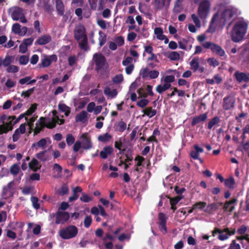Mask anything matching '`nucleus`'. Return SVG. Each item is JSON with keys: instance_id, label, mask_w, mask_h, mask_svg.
<instances>
[{"instance_id": "nucleus-10", "label": "nucleus", "mask_w": 249, "mask_h": 249, "mask_svg": "<svg viewBox=\"0 0 249 249\" xmlns=\"http://www.w3.org/2000/svg\"><path fill=\"white\" fill-rule=\"evenodd\" d=\"M14 185V181H12L9 182L6 186H4L3 187L2 196L5 199H7L13 196V190Z\"/></svg>"}, {"instance_id": "nucleus-1", "label": "nucleus", "mask_w": 249, "mask_h": 249, "mask_svg": "<svg viewBox=\"0 0 249 249\" xmlns=\"http://www.w3.org/2000/svg\"><path fill=\"white\" fill-rule=\"evenodd\" d=\"M234 13L230 9L225 10L219 17L218 13H216L213 16L209 28L207 32L208 33H213L217 25L223 26L226 22L230 21V25L231 24V18L234 15Z\"/></svg>"}, {"instance_id": "nucleus-16", "label": "nucleus", "mask_w": 249, "mask_h": 249, "mask_svg": "<svg viewBox=\"0 0 249 249\" xmlns=\"http://www.w3.org/2000/svg\"><path fill=\"white\" fill-rule=\"evenodd\" d=\"M81 138L83 139V141L81 143V144H82V148L86 150L91 148L92 145L90 138L88 137L86 134H82Z\"/></svg>"}, {"instance_id": "nucleus-17", "label": "nucleus", "mask_w": 249, "mask_h": 249, "mask_svg": "<svg viewBox=\"0 0 249 249\" xmlns=\"http://www.w3.org/2000/svg\"><path fill=\"white\" fill-rule=\"evenodd\" d=\"M22 15V9L19 7H15L11 12V17L15 21L18 20Z\"/></svg>"}, {"instance_id": "nucleus-61", "label": "nucleus", "mask_w": 249, "mask_h": 249, "mask_svg": "<svg viewBox=\"0 0 249 249\" xmlns=\"http://www.w3.org/2000/svg\"><path fill=\"white\" fill-rule=\"evenodd\" d=\"M148 74L151 79H155L159 76V72L156 70H152L149 71Z\"/></svg>"}, {"instance_id": "nucleus-58", "label": "nucleus", "mask_w": 249, "mask_h": 249, "mask_svg": "<svg viewBox=\"0 0 249 249\" xmlns=\"http://www.w3.org/2000/svg\"><path fill=\"white\" fill-rule=\"evenodd\" d=\"M29 61V57L26 55H21L19 58V62L21 65H26Z\"/></svg>"}, {"instance_id": "nucleus-60", "label": "nucleus", "mask_w": 249, "mask_h": 249, "mask_svg": "<svg viewBox=\"0 0 249 249\" xmlns=\"http://www.w3.org/2000/svg\"><path fill=\"white\" fill-rule=\"evenodd\" d=\"M182 198V196H177L174 197L170 198V204L176 205V204L181 200Z\"/></svg>"}, {"instance_id": "nucleus-48", "label": "nucleus", "mask_w": 249, "mask_h": 249, "mask_svg": "<svg viewBox=\"0 0 249 249\" xmlns=\"http://www.w3.org/2000/svg\"><path fill=\"white\" fill-rule=\"evenodd\" d=\"M53 169L55 170L57 172V174L56 176H54L56 178H58L61 176V174L62 172V167L57 163H55L53 165Z\"/></svg>"}, {"instance_id": "nucleus-5", "label": "nucleus", "mask_w": 249, "mask_h": 249, "mask_svg": "<svg viewBox=\"0 0 249 249\" xmlns=\"http://www.w3.org/2000/svg\"><path fill=\"white\" fill-rule=\"evenodd\" d=\"M77 228L73 225H70L60 230L59 236L64 239H69L76 236L78 233Z\"/></svg>"}, {"instance_id": "nucleus-14", "label": "nucleus", "mask_w": 249, "mask_h": 249, "mask_svg": "<svg viewBox=\"0 0 249 249\" xmlns=\"http://www.w3.org/2000/svg\"><path fill=\"white\" fill-rule=\"evenodd\" d=\"M52 40L51 36L49 35H43L38 38L35 42V45H46Z\"/></svg>"}, {"instance_id": "nucleus-13", "label": "nucleus", "mask_w": 249, "mask_h": 249, "mask_svg": "<svg viewBox=\"0 0 249 249\" xmlns=\"http://www.w3.org/2000/svg\"><path fill=\"white\" fill-rule=\"evenodd\" d=\"M234 75L236 80L239 83L243 82H247L249 81V73L237 71L234 73Z\"/></svg>"}, {"instance_id": "nucleus-56", "label": "nucleus", "mask_w": 249, "mask_h": 249, "mask_svg": "<svg viewBox=\"0 0 249 249\" xmlns=\"http://www.w3.org/2000/svg\"><path fill=\"white\" fill-rule=\"evenodd\" d=\"M114 41L117 46H122L124 44V40L123 36H119L114 39Z\"/></svg>"}, {"instance_id": "nucleus-3", "label": "nucleus", "mask_w": 249, "mask_h": 249, "mask_svg": "<svg viewBox=\"0 0 249 249\" xmlns=\"http://www.w3.org/2000/svg\"><path fill=\"white\" fill-rule=\"evenodd\" d=\"M247 24L243 21L237 22L231 32L232 40L235 42L240 41L246 33Z\"/></svg>"}, {"instance_id": "nucleus-18", "label": "nucleus", "mask_w": 249, "mask_h": 249, "mask_svg": "<svg viewBox=\"0 0 249 249\" xmlns=\"http://www.w3.org/2000/svg\"><path fill=\"white\" fill-rule=\"evenodd\" d=\"M113 152V149L111 146H107L103 148L100 153V157L103 159H106L108 155H111Z\"/></svg>"}, {"instance_id": "nucleus-62", "label": "nucleus", "mask_w": 249, "mask_h": 249, "mask_svg": "<svg viewBox=\"0 0 249 249\" xmlns=\"http://www.w3.org/2000/svg\"><path fill=\"white\" fill-rule=\"evenodd\" d=\"M80 199L84 202H89L92 200V197L88 196L87 195L83 193Z\"/></svg>"}, {"instance_id": "nucleus-32", "label": "nucleus", "mask_w": 249, "mask_h": 249, "mask_svg": "<svg viewBox=\"0 0 249 249\" xmlns=\"http://www.w3.org/2000/svg\"><path fill=\"white\" fill-rule=\"evenodd\" d=\"M45 121H46V120ZM57 123H58V121H57L55 118H53L52 120H49L47 122L45 121V127L48 128L53 129L56 126Z\"/></svg>"}, {"instance_id": "nucleus-43", "label": "nucleus", "mask_w": 249, "mask_h": 249, "mask_svg": "<svg viewBox=\"0 0 249 249\" xmlns=\"http://www.w3.org/2000/svg\"><path fill=\"white\" fill-rule=\"evenodd\" d=\"M112 80L115 84H120L124 80L123 75L122 74H117L112 78Z\"/></svg>"}, {"instance_id": "nucleus-51", "label": "nucleus", "mask_w": 249, "mask_h": 249, "mask_svg": "<svg viewBox=\"0 0 249 249\" xmlns=\"http://www.w3.org/2000/svg\"><path fill=\"white\" fill-rule=\"evenodd\" d=\"M228 249H241V248L240 245L235 240H233Z\"/></svg>"}, {"instance_id": "nucleus-63", "label": "nucleus", "mask_w": 249, "mask_h": 249, "mask_svg": "<svg viewBox=\"0 0 249 249\" xmlns=\"http://www.w3.org/2000/svg\"><path fill=\"white\" fill-rule=\"evenodd\" d=\"M202 121V115L200 114L198 117H194L192 121L191 125H195Z\"/></svg>"}, {"instance_id": "nucleus-22", "label": "nucleus", "mask_w": 249, "mask_h": 249, "mask_svg": "<svg viewBox=\"0 0 249 249\" xmlns=\"http://www.w3.org/2000/svg\"><path fill=\"white\" fill-rule=\"evenodd\" d=\"M29 168L34 172H36L41 168L38 161L35 158H33L29 163Z\"/></svg>"}, {"instance_id": "nucleus-34", "label": "nucleus", "mask_w": 249, "mask_h": 249, "mask_svg": "<svg viewBox=\"0 0 249 249\" xmlns=\"http://www.w3.org/2000/svg\"><path fill=\"white\" fill-rule=\"evenodd\" d=\"M99 45L100 47L103 46L107 41V35L102 31L99 32Z\"/></svg>"}, {"instance_id": "nucleus-44", "label": "nucleus", "mask_w": 249, "mask_h": 249, "mask_svg": "<svg viewBox=\"0 0 249 249\" xmlns=\"http://www.w3.org/2000/svg\"><path fill=\"white\" fill-rule=\"evenodd\" d=\"M219 122V118L218 117H214L208 123V128L211 129L214 125Z\"/></svg>"}, {"instance_id": "nucleus-59", "label": "nucleus", "mask_w": 249, "mask_h": 249, "mask_svg": "<svg viewBox=\"0 0 249 249\" xmlns=\"http://www.w3.org/2000/svg\"><path fill=\"white\" fill-rule=\"evenodd\" d=\"M175 81V76L173 75L166 76L164 79L165 84H171V83Z\"/></svg>"}, {"instance_id": "nucleus-29", "label": "nucleus", "mask_w": 249, "mask_h": 249, "mask_svg": "<svg viewBox=\"0 0 249 249\" xmlns=\"http://www.w3.org/2000/svg\"><path fill=\"white\" fill-rule=\"evenodd\" d=\"M211 0H203V17L208 15L210 12Z\"/></svg>"}, {"instance_id": "nucleus-30", "label": "nucleus", "mask_w": 249, "mask_h": 249, "mask_svg": "<svg viewBox=\"0 0 249 249\" xmlns=\"http://www.w3.org/2000/svg\"><path fill=\"white\" fill-rule=\"evenodd\" d=\"M144 114L147 116L149 118H152L157 113V111L155 109H153L152 107H149L145 108L142 110Z\"/></svg>"}, {"instance_id": "nucleus-8", "label": "nucleus", "mask_w": 249, "mask_h": 249, "mask_svg": "<svg viewBox=\"0 0 249 249\" xmlns=\"http://www.w3.org/2000/svg\"><path fill=\"white\" fill-rule=\"evenodd\" d=\"M203 48L211 49L213 52L220 56H223L225 54L224 51L220 46L210 42H203Z\"/></svg>"}, {"instance_id": "nucleus-35", "label": "nucleus", "mask_w": 249, "mask_h": 249, "mask_svg": "<svg viewBox=\"0 0 249 249\" xmlns=\"http://www.w3.org/2000/svg\"><path fill=\"white\" fill-rule=\"evenodd\" d=\"M58 108L60 110H61L63 112H65V115L66 116H68L70 114V108L67 106L65 104H59L58 105Z\"/></svg>"}, {"instance_id": "nucleus-7", "label": "nucleus", "mask_w": 249, "mask_h": 249, "mask_svg": "<svg viewBox=\"0 0 249 249\" xmlns=\"http://www.w3.org/2000/svg\"><path fill=\"white\" fill-rule=\"evenodd\" d=\"M194 40V38L189 36L180 38L178 41L179 48L183 50L190 51L192 48Z\"/></svg>"}, {"instance_id": "nucleus-38", "label": "nucleus", "mask_w": 249, "mask_h": 249, "mask_svg": "<svg viewBox=\"0 0 249 249\" xmlns=\"http://www.w3.org/2000/svg\"><path fill=\"white\" fill-rule=\"evenodd\" d=\"M155 1V7L157 10L162 9L165 3V0H154Z\"/></svg>"}, {"instance_id": "nucleus-53", "label": "nucleus", "mask_w": 249, "mask_h": 249, "mask_svg": "<svg viewBox=\"0 0 249 249\" xmlns=\"http://www.w3.org/2000/svg\"><path fill=\"white\" fill-rule=\"evenodd\" d=\"M159 222V224L166 223L167 218L164 213H160L158 216Z\"/></svg>"}, {"instance_id": "nucleus-33", "label": "nucleus", "mask_w": 249, "mask_h": 249, "mask_svg": "<svg viewBox=\"0 0 249 249\" xmlns=\"http://www.w3.org/2000/svg\"><path fill=\"white\" fill-rule=\"evenodd\" d=\"M112 136L108 133H106L103 135H100L98 137L99 141L102 142H107L112 139Z\"/></svg>"}, {"instance_id": "nucleus-47", "label": "nucleus", "mask_w": 249, "mask_h": 249, "mask_svg": "<svg viewBox=\"0 0 249 249\" xmlns=\"http://www.w3.org/2000/svg\"><path fill=\"white\" fill-rule=\"evenodd\" d=\"M168 58L171 60H177L179 58V54L177 52H172L169 53Z\"/></svg>"}, {"instance_id": "nucleus-40", "label": "nucleus", "mask_w": 249, "mask_h": 249, "mask_svg": "<svg viewBox=\"0 0 249 249\" xmlns=\"http://www.w3.org/2000/svg\"><path fill=\"white\" fill-rule=\"evenodd\" d=\"M202 210V202H199L193 206L192 209L189 211V213H192L194 211L197 212L199 210Z\"/></svg>"}, {"instance_id": "nucleus-27", "label": "nucleus", "mask_w": 249, "mask_h": 249, "mask_svg": "<svg viewBox=\"0 0 249 249\" xmlns=\"http://www.w3.org/2000/svg\"><path fill=\"white\" fill-rule=\"evenodd\" d=\"M114 128L117 131L123 132L126 128V124L124 121H121L114 124Z\"/></svg>"}, {"instance_id": "nucleus-24", "label": "nucleus", "mask_w": 249, "mask_h": 249, "mask_svg": "<svg viewBox=\"0 0 249 249\" xmlns=\"http://www.w3.org/2000/svg\"><path fill=\"white\" fill-rule=\"evenodd\" d=\"M88 113L86 111H82L76 115L75 121L76 122H81L85 123L87 120Z\"/></svg>"}, {"instance_id": "nucleus-11", "label": "nucleus", "mask_w": 249, "mask_h": 249, "mask_svg": "<svg viewBox=\"0 0 249 249\" xmlns=\"http://www.w3.org/2000/svg\"><path fill=\"white\" fill-rule=\"evenodd\" d=\"M202 152V148L197 145H195L194 148L190 151V156L194 160H198L200 163H202V160L199 157V153Z\"/></svg>"}, {"instance_id": "nucleus-39", "label": "nucleus", "mask_w": 249, "mask_h": 249, "mask_svg": "<svg viewBox=\"0 0 249 249\" xmlns=\"http://www.w3.org/2000/svg\"><path fill=\"white\" fill-rule=\"evenodd\" d=\"M13 60V58L12 56H9V55H6L5 57L2 61L3 65L5 67H9L10 65V64L12 63Z\"/></svg>"}, {"instance_id": "nucleus-52", "label": "nucleus", "mask_w": 249, "mask_h": 249, "mask_svg": "<svg viewBox=\"0 0 249 249\" xmlns=\"http://www.w3.org/2000/svg\"><path fill=\"white\" fill-rule=\"evenodd\" d=\"M145 159L141 156L138 155L135 158V160L137 161V163L135 164V166L140 167L142 166V162Z\"/></svg>"}, {"instance_id": "nucleus-45", "label": "nucleus", "mask_w": 249, "mask_h": 249, "mask_svg": "<svg viewBox=\"0 0 249 249\" xmlns=\"http://www.w3.org/2000/svg\"><path fill=\"white\" fill-rule=\"evenodd\" d=\"M31 200L32 202L33 206L37 210L40 208V204L38 203L39 199L36 196H32Z\"/></svg>"}, {"instance_id": "nucleus-23", "label": "nucleus", "mask_w": 249, "mask_h": 249, "mask_svg": "<svg viewBox=\"0 0 249 249\" xmlns=\"http://www.w3.org/2000/svg\"><path fill=\"white\" fill-rule=\"evenodd\" d=\"M56 4V9L57 13L59 16H63L65 12V8L63 2L62 0H55Z\"/></svg>"}, {"instance_id": "nucleus-36", "label": "nucleus", "mask_w": 249, "mask_h": 249, "mask_svg": "<svg viewBox=\"0 0 249 249\" xmlns=\"http://www.w3.org/2000/svg\"><path fill=\"white\" fill-rule=\"evenodd\" d=\"M19 171L20 168L17 164H14L10 167V172L14 176L19 174Z\"/></svg>"}, {"instance_id": "nucleus-6", "label": "nucleus", "mask_w": 249, "mask_h": 249, "mask_svg": "<svg viewBox=\"0 0 249 249\" xmlns=\"http://www.w3.org/2000/svg\"><path fill=\"white\" fill-rule=\"evenodd\" d=\"M93 60L95 64V70L99 71L106 65L107 60L105 56L101 53H95L93 55Z\"/></svg>"}, {"instance_id": "nucleus-9", "label": "nucleus", "mask_w": 249, "mask_h": 249, "mask_svg": "<svg viewBox=\"0 0 249 249\" xmlns=\"http://www.w3.org/2000/svg\"><path fill=\"white\" fill-rule=\"evenodd\" d=\"M69 218L70 214L69 213L58 211L55 215V223L56 224H63L69 219Z\"/></svg>"}, {"instance_id": "nucleus-64", "label": "nucleus", "mask_w": 249, "mask_h": 249, "mask_svg": "<svg viewBox=\"0 0 249 249\" xmlns=\"http://www.w3.org/2000/svg\"><path fill=\"white\" fill-rule=\"evenodd\" d=\"M18 71V67L15 65H10L7 69V71L8 72H13L16 73Z\"/></svg>"}, {"instance_id": "nucleus-42", "label": "nucleus", "mask_w": 249, "mask_h": 249, "mask_svg": "<svg viewBox=\"0 0 249 249\" xmlns=\"http://www.w3.org/2000/svg\"><path fill=\"white\" fill-rule=\"evenodd\" d=\"M194 3L198 4V13L199 17L202 18V0H194Z\"/></svg>"}, {"instance_id": "nucleus-54", "label": "nucleus", "mask_w": 249, "mask_h": 249, "mask_svg": "<svg viewBox=\"0 0 249 249\" xmlns=\"http://www.w3.org/2000/svg\"><path fill=\"white\" fill-rule=\"evenodd\" d=\"M149 103V101L146 99H143L137 103V105L139 107L143 108L146 107Z\"/></svg>"}, {"instance_id": "nucleus-19", "label": "nucleus", "mask_w": 249, "mask_h": 249, "mask_svg": "<svg viewBox=\"0 0 249 249\" xmlns=\"http://www.w3.org/2000/svg\"><path fill=\"white\" fill-rule=\"evenodd\" d=\"M190 66L192 70L194 71H196L198 69L199 71L202 72V68L199 67V58L198 57H195L192 59L190 63Z\"/></svg>"}, {"instance_id": "nucleus-41", "label": "nucleus", "mask_w": 249, "mask_h": 249, "mask_svg": "<svg viewBox=\"0 0 249 249\" xmlns=\"http://www.w3.org/2000/svg\"><path fill=\"white\" fill-rule=\"evenodd\" d=\"M225 185L229 188H233L234 184V179L233 178H230L224 180Z\"/></svg>"}, {"instance_id": "nucleus-25", "label": "nucleus", "mask_w": 249, "mask_h": 249, "mask_svg": "<svg viewBox=\"0 0 249 249\" xmlns=\"http://www.w3.org/2000/svg\"><path fill=\"white\" fill-rule=\"evenodd\" d=\"M126 142V139L124 137H121L119 138L118 141L114 142V147L115 148L121 150V148L126 147L124 143Z\"/></svg>"}, {"instance_id": "nucleus-55", "label": "nucleus", "mask_w": 249, "mask_h": 249, "mask_svg": "<svg viewBox=\"0 0 249 249\" xmlns=\"http://www.w3.org/2000/svg\"><path fill=\"white\" fill-rule=\"evenodd\" d=\"M92 222V218L90 216H87L85 218L84 221V226L86 228H88L91 225Z\"/></svg>"}, {"instance_id": "nucleus-57", "label": "nucleus", "mask_w": 249, "mask_h": 249, "mask_svg": "<svg viewBox=\"0 0 249 249\" xmlns=\"http://www.w3.org/2000/svg\"><path fill=\"white\" fill-rule=\"evenodd\" d=\"M21 26L20 24L18 23H15L13 24L12 26V31L16 34H20V29Z\"/></svg>"}, {"instance_id": "nucleus-21", "label": "nucleus", "mask_w": 249, "mask_h": 249, "mask_svg": "<svg viewBox=\"0 0 249 249\" xmlns=\"http://www.w3.org/2000/svg\"><path fill=\"white\" fill-rule=\"evenodd\" d=\"M48 139L49 138H47ZM47 138H42L40 139L37 142H35L32 144V147L35 148L36 150L38 149V148H41V149H44L47 144Z\"/></svg>"}, {"instance_id": "nucleus-2", "label": "nucleus", "mask_w": 249, "mask_h": 249, "mask_svg": "<svg viewBox=\"0 0 249 249\" xmlns=\"http://www.w3.org/2000/svg\"><path fill=\"white\" fill-rule=\"evenodd\" d=\"M73 36L81 50L84 51L89 50L88 38L86 28L83 25L79 24L75 26L73 31Z\"/></svg>"}, {"instance_id": "nucleus-31", "label": "nucleus", "mask_w": 249, "mask_h": 249, "mask_svg": "<svg viewBox=\"0 0 249 249\" xmlns=\"http://www.w3.org/2000/svg\"><path fill=\"white\" fill-rule=\"evenodd\" d=\"M217 209V204L215 203H213L208 205L205 209L204 211L208 213H212L216 211Z\"/></svg>"}, {"instance_id": "nucleus-26", "label": "nucleus", "mask_w": 249, "mask_h": 249, "mask_svg": "<svg viewBox=\"0 0 249 249\" xmlns=\"http://www.w3.org/2000/svg\"><path fill=\"white\" fill-rule=\"evenodd\" d=\"M171 87V84H164L163 85H158L156 88V90L160 94H162L163 92L170 89Z\"/></svg>"}, {"instance_id": "nucleus-12", "label": "nucleus", "mask_w": 249, "mask_h": 249, "mask_svg": "<svg viewBox=\"0 0 249 249\" xmlns=\"http://www.w3.org/2000/svg\"><path fill=\"white\" fill-rule=\"evenodd\" d=\"M235 103L234 99L231 96H227L223 99V107L225 110L233 108Z\"/></svg>"}, {"instance_id": "nucleus-49", "label": "nucleus", "mask_w": 249, "mask_h": 249, "mask_svg": "<svg viewBox=\"0 0 249 249\" xmlns=\"http://www.w3.org/2000/svg\"><path fill=\"white\" fill-rule=\"evenodd\" d=\"M191 18L196 27L200 28L201 27V23L198 17L196 14H193L192 15Z\"/></svg>"}, {"instance_id": "nucleus-15", "label": "nucleus", "mask_w": 249, "mask_h": 249, "mask_svg": "<svg viewBox=\"0 0 249 249\" xmlns=\"http://www.w3.org/2000/svg\"><path fill=\"white\" fill-rule=\"evenodd\" d=\"M237 200L236 198H232L230 201H227L224 205L223 209L225 211H229L230 212H232L234 209V204L236 203Z\"/></svg>"}, {"instance_id": "nucleus-50", "label": "nucleus", "mask_w": 249, "mask_h": 249, "mask_svg": "<svg viewBox=\"0 0 249 249\" xmlns=\"http://www.w3.org/2000/svg\"><path fill=\"white\" fill-rule=\"evenodd\" d=\"M35 88L33 87L26 91H22L21 94V96H24L25 98L29 97L33 93L35 90Z\"/></svg>"}, {"instance_id": "nucleus-28", "label": "nucleus", "mask_w": 249, "mask_h": 249, "mask_svg": "<svg viewBox=\"0 0 249 249\" xmlns=\"http://www.w3.org/2000/svg\"><path fill=\"white\" fill-rule=\"evenodd\" d=\"M46 118L43 117H41L39 119V121H40L39 123V124L40 125V127L37 126V123L36 124V127L34 131V135H37L39 133L40 131H41L43 128L45 127V120Z\"/></svg>"}, {"instance_id": "nucleus-20", "label": "nucleus", "mask_w": 249, "mask_h": 249, "mask_svg": "<svg viewBox=\"0 0 249 249\" xmlns=\"http://www.w3.org/2000/svg\"><path fill=\"white\" fill-rule=\"evenodd\" d=\"M13 126L12 125V121L6 123L5 124L0 125V135L3 133H6L9 131L13 129Z\"/></svg>"}, {"instance_id": "nucleus-37", "label": "nucleus", "mask_w": 249, "mask_h": 249, "mask_svg": "<svg viewBox=\"0 0 249 249\" xmlns=\"http://www.w3.org/2000/svg\"><path fill=\"white\" fill-rule=\"evenodd\" d=\"M47 150L41 151L36 155V157L42 161H46L48 160V158L45 156V153Z\"/></svg>"}, {"instance_id": "nucleus-4", "label": "nucleus", "mask_w": 249, "mask_h": 249, "mask_svg": "<svg viewBox=\"0 0 249 249\" xmlns=\"http://www.w3.org/2000/svg\"><path fill=\"white\" fill-rule=\"evenodd\" d=\"M236 229L232 228H226L223 229L215 228L212 231L213 236H214L215 234L218 233V239L220 241H225L229 239L231 235L235 234Z\"/></svg>"}, {"instance_id": "nucleus-46", "label": "nucleus", "mask_w": 249, "mask_h": 249, "mask_svg": "<svg viewBox=\"0 0 249 249\" xmlns=\"http://www.w3.org/2000/svg\"><path fill=\"white\" fill-rule=\"evenodd\" d=\"M66 142L69 146L71 145L74 143L75 138L71 134H69L66 136Z\"/></svg>"}]
</instances>
